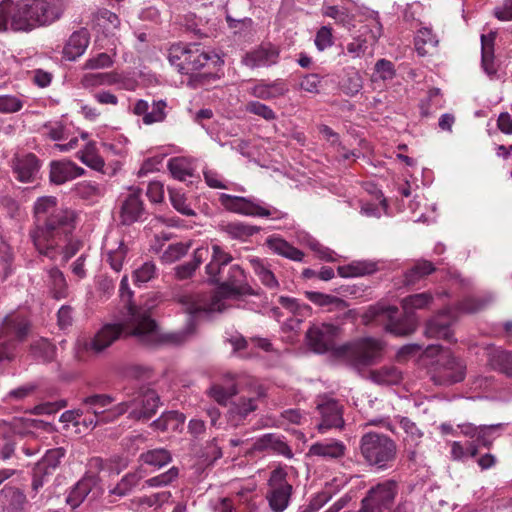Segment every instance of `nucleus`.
<instances>
[{"mask_svg":"<svg viewBox=\"0 0 512 512\" xmlns=\"http://www.w3.org/2000/svg\"><path fill=\"white\" fill-rule=\"evenodd\" d=\"M209 396L220 405H226L228 400L237 394V385L235 380L228 376L222 383H214L209 391Z\"/></svg>","mask_w":512,"mask_h":512,"instance_id":"37","label":"nucleus"},{"mask_svg":"<svg viewBox=\"0 0 512 512\" xmlns=\"http://www.w3.org/2000/svg\"><path fill=\"white\" fill-rule=\"evenodd\" d=\"M140 459L147 465L161 468L171 462L172 457L168 450L158 448L142 453Z\"/></svg>","mask_w":512,"mask_h":512,"instance_id":"48","label":"nucleus"},{"mask_svg":"<svg viewBox=\"0 0 512 512\" xmlns=\"http://www.w3.org/2000/svg\"><path fill=\"white\" fill-rule=\"evenodd\" d=\"M169 198L172 206L182 215L194 216L196 214L195 211L187 204L185 195L180 191L169 188Z\"/></svg>","mask_w":512,"mask_h":512,"instance_id":"57","label":"nucleus"},{"mask_svg":"<svg viewBox=\"0 0 512 512\" xmlns=\"http://www.w3.org/2000/svg\"><path fill=\"white\" fill-rule=\"evenodd\" d=\"M24 102L15 95H0V113L11 114L20 111Z\"/></svg>","mask_w":512,"mask_h":512,"instance_id":"62","label":"nucleus"},{"mask_svg":"<svg viewBox=\"0 0 512 512\" xmlns=\"http://www.w3.org/2000/svg\"><path fill=\"white\" fill-rule=\"evenodd\" d=\"M29 321L20 314L7 315L0 327V362L11 360L15 356L16 348L28 336Z\"/></svg>","mask_w":512,"mask_h":512,"instance_id":"8","label":"nucleus"},{"mask_svg":"<svg viewBox=\"0 0 512 512\" xmlns=\"http://www.w3.org/2000/svg\"><path fill=\"white\" fill-rule=\"evenodd\" d=\"M123 332L124 327L122 324H106L93 338L84 342V349L95 354L101 353L119 339Z\"/></svg>","mask_w":512,"mask_h":512,"instance_id":"21","label":"nucleus"},{"mask_svg":"<svg viewBox=\"0 0 512 512\" xmlns=\"http://www.w3.org/2000/svg\"><path fill=\"white\" fill-rule=\"evenodd\" d=\"M144 212L143 203L139 194H129L121 205L120 221L124 225H130L138 221Z\"/></svg>","mask_w":512,"mask_h":512,"instance_id":"30","label":"nucleus"},{"mask_svg":"<svg viewBox=\"0 0 512 512\" xmlns=\"http://www.w3.org/2000/svg\"><path fill=\"white\" fill-rule=\"evenodd\" d=\"M190 248L189 243H174L170 244L162 254L163 261L172 263L179 260L181 257L187 254Z\"/></svg>","mask_w":512,"mask_h":512,"instance_id":"61","label":"nucleus"},{"mask_svg":"<svg viewBox=\"0 0 512 512\" xmlns=\"http://www.w3.org/2000/svg\"><path fill=\"white\" fill-rule=\"evenodd\" d=\"M190 44L176 43L170 46L168 50V60L181 73V67L187 56Z\"/></svg>","mask_w":512,"mask_h":512,"instance_id":"55","label":"nucleus"},{"mask_svg":"<svg viewBox=\"0 0 512 512\" xmlns=\"http://www.w3.org/2000/svg\"><path fill=\"white\" fill-rule=\"evenodd\" d=\"M103 249L106 255V262L115 272H120L128 253V247L122 239L106 237Z\"/></svg>","mask_w":512,"mask_h":512,"instance_id":"25","label":"nucleus"},{"mask_svg":"<svg viewBox=\"0 0 512 512\" xmlns=\"http://www.w3.org/2000/svg\"><path fill=\"white\" fill-rule=\"evenodd\" d=\"M168 169L171 175L180 181H185L193 175L190 161L185 157H174L168 161Z\"/></svg>","mask_w":512,"mask_h":512,"instance_id":"46","label":"nucleus"},{"mask_svg":"<svg viewBox=\"0 0 512 512\" xmlns=\"http://www.w3.org/2000/svg\"><path fill=\"white\" fill-rule=\"evenodd\" d=\"M245 111L257 115L266 121H273L277 118L276 113L269 106L259 101H249L245 105Z\"/></svg>","mask_w":512,"mask_h":512,"instance_id":"60","label":"nucleus"},{"mask_svg":"<svg viewBox=\"0 0 512 512\" xmlns=\"http://www.w3.org/2000/svg\"><path fill=\"white\" fill-rule=\"evenodd\" d=\"M159 404L160 398L156 391L143 387L132 400L116 405L114 413L116 416H121L129 412L131 419L148 420L156 414Z\"/></svg>","mask_w":512,"mask_h":512,"instance_id":"9","label":"nucleus"},{"mask_svg":"<svg viewBox=\"0 0 512 512\" xmlns=\"http://www.w3.org/2000/svg\"><path fill=\"white\" fill-rule=\"evenodd\" d=\"M493 365L508 377H512V355L510 352H497L493 356Z\"/></svg>","mask_w":512,"mask_h":512,"instance_id":"63","label":"nucleus"},{"mask_svg":"<svg viewBox=\"0 0 512 512\" xmlns=\"http://www.w3.org/2000/svg\"><path fill=\"white\" fill-rule=\"evenodd\" d=\"M209 60V54L199 44H190L187 56L181 67V73L192 74L203 68Z\"/></svg>","mask_w":512,"mask_h":512,"instance_id":"32","label":"nucleus"},{"mask_svg":"<svg viewBox=\"0 0 512 512\" xmlns=\"http://www.w3.org/2000/svg\"><path fill=\"white\" fill-rule=\"evenodd\" d=\"M338 274L343 278L359 277L376 271V264L367 261H355L348 265L339 266Z\"/></svg>","mask_w":512,"mask_h":512,"instance_id":"43","label":"nucleus"},{"mask_svg":"<svg viewBox=\"0 0 512 512\" xmlns=\"http://www.w3.org/2000/svg\"><path fill=\"white\" fill-rule=\"evenodd\" d=\"M491 301V297L468 296L459 301L456 308L462 313L472 314L483 310Z\"/></svg>","mask_w":512,"mask_h":512,"instance_id":"49","label":"nucleus"},{"mask_svg":"<svg viewBox=\"0 0 512 512\" xmlns=\"http://www.w3.org/2000/svg\"><path fill=\"white\" fill-rule=\"evenodd\" d=\"M65 455V450L63 448H55L48 450L41 461H39L36 466H42L43 470L52 474L53 471L58 467L61 459Z\"/></svg>","mask_w":512,"mask_h":512,"instance_id":"54","label":"nucleus"},{"mask_svg":"<svg viewBox=\"0 0 512 512\" xmlns=\"http://www.w3.org/2000/svg\"><path fill=\"white\" fill-rule=\"evenodd\" d=\"M251 449L257 452H272L288 459L293 457L292 449L285 441V437L275 433H267L257 438Z\"/></svg>","mask_w":512,"mask_h":512,"instance_id":"23","label":"nucleus"},{"mask_svg":"<svg viewBox=\"0 0 512 512\" xmlns=\"http://www.w3.org/2000/svg\"><path fill=\"white\" fill-rule=\"evenodd\" d=\"M305 296L312 303L321 307L333 305L336 308L342 309L347 306V303L343 299L321 292L306 291Z\"/></svg>","mask_w":512,"mask_h":512,"instance_id":"51","label":"nucleus"},{"mask_svg":"<svg viewBox=\"0 0 512 512\" xmlns=\"http://www.w3.org/2000/svg\"><path fill=\"white\" fill-rule=\"evenodd\" d=\"M185 422V415L178 411L163 413L161 417L153 421L152 426L162 432L177 431L182 429Z\"/></svg>","mask_w":512,"mask_h":512,"instance_id":"41","label":"nucleus"},{"mask_svg":"<svg viewBox=\"0 0 512 512\" xmlns=\"http://www.w3.org/2000/svg\"><path fill=\"white\" fill-rule=\"evenodd\" d=\"M41 163L33 153L16 155L12 160V170L16 179L23 183H32L38 178Z\"/></svg>","mask_w":512,"mask_h":512,"instance_id":"20","label":"nucleus"},{"mask_svg":"<svg viewBox=\"0 0 512 512\" xmlns=\"http://www.w3.org/2000/svg\"><path fill=\"white\" fill-rule=\"evenodd\" d=\"M285 467L278 466L270 472L266 499L274 512H283L289 505L293 486L288 481Z\"/></svg>","mask_w":512,"mask_h":512,"instance_id":"13","label":"nucleus"},{"mask_svg":"<svg viewBox=\"0 0 512 512\" xmlns=\"http://www.w3.org/2000/svg\"><path fill=\"white\" fill-rule=\"evenodd\" d=\"M431 380L437 385H452L464 380L466 364L449 351H441L430 371Z\"/></svg>","mask_w":512,"mask_h":512,"instance_id":"12","label":"nucleus"},{"mask_svg":"<svg viewBox=\"0 0 512 512\" xmlns=\"http://www.w3.org/2000/svg\"><path fill=\"white\" fill-rule=\"evenodd\" d=\"M436 270L434 264L428 260H418L404 273V284L415 285Z\"/></svg>","mask_w":512,"mask_h":512,"instance_id":"38","label":"nucleus"},{"mask_svg":"<svg viewBox=\"0 0 512 512\" xmlns=\"http://www.w3.org/2000/svg\"><path fill=\"white\" fill-rule=\"evenodd\" d=\"M208 248H197L193 253V259L187 263L175 267V275L179 280L190 278L203 260L208 256Z\"/></svg>","mask_w":512,"mask_h":512,"instance_id":"42","label":"nucleus"},{"mask_svg":"<svg viewBox=\"0 0 512 512\" xmlns=\"http://www.w3.org/2000/svg\"><path fill=\"white\" fill-rule=\"evenodd\" d=\"M359 449L365 462L378 470L392 467L397 456L396 442L388 435L378 432L363 434Z\"/></svg>","mask_w":512,"mask_h":512,"instance_id":"5","label":"nucleus"},{"mask_svg":"<svg viewBox=\"0 0 512 512\" xmlns=\"http://www.w3.org/2000/svg\"><path fill=\"white\" fill-rule=\"evenodd\" d=\"M279 57L280 48L266 42L247 52L242 59V63L251 69L270 67L278 63Z\"/></svg>","mask_w":512,"mask_h":512,"instance_id":"17","label":"nucleus"},{"mask_svg":"<svg viewBox=\"0 0 512 512\" xmlns=\"http://www.w3.org/2000/svg\"><path fill=\"white\" fill-rule=\"evenodd\" d=\"M219 201L225 209L245 216L272 217L274 219H283L286 217V213L274 207L264 206L261 201L254 198L223 193L220 195Z\"/></svg>","mask_w":512,"mask_h":512,"instance_id":"10","label":"nucleus"},{"mask_svg":"<svg viewBox=\"0 0 512 512\" xmlns=\"http://www.w3.org/2000/svg\"><path fill=\"white\" fill-rule=\"evenodd\" d=\"M85 170L72 161H52L50 164V181L56 185L64 184L81 175Z\"/></svg>","mask_w":512,"mask_h":512,"instance_id":"24","label":"nucleus"},{"mask_svg":"<svg viewBox=\"0 0 512 512\" xmlns=\"http://www.w3.org/2000/svg\"><path fill=\"white\" fill-rule=\"evenodd\" d=\"M266 244L277 255L297 262L303 260L304 253L280 237H269Z\"/></svg>","mask_w":512,"mask_h":512,"instance_id":"36","label":"nucleus"},{"mask_svg":"<svg viewBox=\"0 0 512 512\" xmlns=\"http://www.w3.org/2000/svg\"><path fill=\"white\" fill-rule=\"evenodd\" d=\"M456 322L454 311L446 309L432 317L425 328V335L429 338L444 339L453 341L452 326Z\"/></svg>","mask_w":512,"mask_h":512,"instance_id":"19","label":"nucleus"},{"mask_svg":"<svg viewBox=\"0 0 512 512\" xmlns=\"http://www.w3.org/2000/svg\"><path fill=\"white\" fill-rule=\"evenodd\" d=\"M398 493L397 483L386 480L371 487L361 501L359 512H383L390 510Z\"/></svg>","mask_w":512,"mask_h":512,"instance_id":"14","label":"nucleus"},{"mask_svg":"<svg viewBox=\"0 0 512 512\" xmlns=\"http://www.w3.org/2000/svg\"><path fill=\"white\" fill-rule=\"evenodd\" d=\"M322 15L334 19L337 24L343 27L352 25L354 20L348 9L339 6H323Z\"/></svg>","mask_w":512,"mask_h":512,"instance_id":"50","label":"nucleus"},{"mask_svg":"<svg viewBox=\"0 0 512 512\" xmlns=\"http://www.w3.org/2000/svg\"><path fill=\"white\" fill-rule=\"evenodd\" d=\"M219 201L225 209L245 216L272 217L274 219H283L286 217V213L274 207L264 206L261 201L254 198L223 193L220 195Z\"/></svg>","mask_w":512,"mask_h":512,"instance_id":"11","label":"nucleus"},{"mask_svg":"<svg viewBox=\"0 0 512 512\" xmlns=\"http://www.w3.org/2000/svg\"><path fill=\"white\" fill-rule=\"evenodd\" d=\"M142 479L138 472H130L124 475L121 480L110 490V494L118 497L128 495Z\"/></svg>","mask_w":512,"mask_h":512,"instance_id":"47","label":"nucleus"},{"mask_svg":"<svg viewBox=\"0 0 512 512\" xmlns=\"http://www.w3.org/2000/svg\"><path fill=\"white\" fill-rule=\"evenodd\" d=\"M120 296L126 302L127 314L125 326L128 333L141 341L152 343L159 338L156 322L151 318L149 309L134 306L131 303L132 291L129 289L128 277L124 275L120 282Z\"/></svg>","mask_w":512,"mask_h":512,"instance_id":"4","label":"nucleus"},{"mask_svg":"<svg viewBox=\"0 0 512 512\" xmlns=\"http://www.w3.org/2000/svg\"><path fill=\"white\" fill-rule=\"evenodd\" d=\"M96 481L93 477H86L77 482L67 496L66 502L72 508L78 507L90 493L97 494Z\"/></svg>","mask_w":512,"mask_h":512,"instance_id":"33","label":"nucleus"},{"mask_svg":"<svg viewBox=\"0 0 512 512\" xmlns=\"http://www.w3.org/2000/svg\"><path fill=\"white\" fill-rule=\"evenodd\" d=\"M482 44V67L488 75H494L496 69L494 67V52H493V38H487L485 35L481 36Z\"/></svg>","mask_w":512,"mask_h":512,"instance_id":"53","label":"nucleus"},{"mask_svg":"<svg viewBox=\"0 0 512 512\" xmlns=\"http://www.w3.org/2000/svg\"><path fill=\"white\" fill-rule=\"evenodd\" d=\"M33 216L34 226L29 236L36 250L56 260L57 253L75 229V212L58 206L54 196H42L33 205Z\"/></svg>","mask_w":512,"mask_h":512,"instance_id":"1","label":"nucleus"},{"mask_svg":"<svg viewBox=\"0 0 512 512\" xmlns=\"http://www.w3.org/2000/svg\"><path fill=\"white\" fill-rule=\"evenodd\" d=\"M346 453V446L339 440L316 442L309 448V455L328 459H340Z\"/></svg>","mask_w":512,"mask_h":512,"instance_id":"31","label":"nucleus"},{"mask_svg":"<svg viewBox=\"0 0 512 512\" xmlns=\"http://www.w3.org/2000/svg\"><path fill=\"white\" fill-rule=\"evenodd\" d=\"M396 306H386L377 303L370 306L362 315V322L369 325L372 322H379L384 325L387 332L396 336H407L417 328V321L414 315L405 314L402 318L397 317Z\"/></svg>","mask_w":512,"mask_h":512,"instance_id":"7","label":"nucleus"},{"mask_svg":"<svg viewBox=\"0 0 512 512\" xmlns=\"http://www.w3.org/2000/svg\"><path fill=\"white\" fill-rule=\"evenodd\" d=\"M247 260L253 269V272L264 286L269 289H276L279 287V282L272 272L270 264L265 259L252 256Z\"/></svg>","mask_w":512,"mask_h":512,"instance_id":"34","label":"nucleus"},{"mask_svg":"<svg viewBox=\"0 0 512 512\" xmlns=\"http://www.w3.org/2000/svg\"><path fill=\"white\" fill-rule=\"evenodd\" d=\"M339 328L333 324L313 325L306 333L308 345L317 353H325L334 347Z\"/></svg>","mask_w":512,"mask_h":512,"instance_id":"16","label":"nucleus"},{"mask_svg":"<svg viewBox=\"0 0 512 512\" xmlns=\"http://www.w3.org/2000/svg\"><path fill=\"white\" fill-rule=\"evenodd\" d=\"M180 302L183 306H185L186 312L190 316L202 311L222 312L224 310V303L222 301L221 296H219L218 294L210 296L209 299L206 296L200 294L183 295L180 298ZM192 321V317H189L187 329L183 331L161 335L160 341L172 345L183 344L194 332L192 328Z\"/></svg>","mask_w":512,"mask_h":512,"instance_id":"6","label":"nucleus"},{"mask_svg":"<svg viewBox=\"0 0 512 512\" xmlns=\"http://www.w3.org/2000/svg\"><path fill=\"white\" fill-rule=\"evenodd\" d=\"M257 409V398L240 397L230 406L227 418L228 422L237 427L247 418V416Z\"/></svg>","mask_w":512,"mask_h":512,"instance_id":"28","label":"nucleus"},{"mask_svg":"<svg viewBox=\"0 0 512 512\" xmlns=\"http://www.w3.org/2000/svg\"><path fill=\"white\" fill-rule=\"evenodd\" d=\"M433 302L429 292L409 295L402 299L401 305L405 314L413 315L414 310L427 308Z\"/></svg>","mask_w":512,"mask_h":512,"instance_id":"44","label":"nucleus"},{"mask_svg":"<svg viewBox=\"0 0 512 512\" xmlns=\"http://www.w3.org/2000/svg\"><path fill=\"white\" fill-rule=\"evenodd\" d=\"M77 157L82 163L97 171H102L105 165L102 157L97 154L94 142H88L83 150L77 152Z\"/></svg>","mask_w":512,"mask_h":512,"instance_id":"45","label":"nucleus"},{"mask_svg":"<svg viewBox=\"0 0 512 512\" xmlns=\"http://www.w3.org/2000/svg\"><path fill=\"white\" fill-rule=\"evenodd\" d=\"M9 496V504L4 507V512H21L24 509L26 496L19 489L9 488L6 490Z\"/></svg>","mask_w":512,"mask_h":512,"instance_id":"59","label":"nucleus"},{"mask_svg":"<svg viewBox=\"0 0 512 512\" xmlns=\"http://www.w3.org/2000/svg\"><path fill=\"white\" fill-rule=\"evenodd\" d=\"M76 195L85 200H94L104 195V189L95 182L82 181L76 184Z\"/></svg>","mask_w":512,"mask_h":512,"instance_id":"52","label":"nucleus"},{"mask_svg":"<svg viewBox=\"0 0 512 512\" xmlns=\"http://www.w3.org/2000/svg\"><path fill=\"white\" fill-rule=\"evenodd\" d=\"M219 230L231 239L246 241L249 237L260 231V227L249 225L240 221L226 222L219 225Z\"/></svg>","mask_w":512,"mask_h":512,"instance_id":"35","label":"nucleus"},{"mask_svg":"<svg viewBox=\"0 0 512 512\" xmlns=\"http://www.w3.org/2000/svg\"><path fill=\"white\" fill-rule=\"evenodd\" d=\"M289 92V87L285 80L276 79L272 82L260 81L251 87L249 93L258 99L272 100L282 97Z\"/></svg>","mask_w":512,"mask_h":512,"instance_id":"26","label":"nucleus"},{"mask_svg":"<svg viewBox=\"0 0 512 512\" xmlns=\"http://www.w3.org/2000/svg\"><path fill=\"white\" fill-rule=\"evenodd\" d=\"M317 409L321 415V421L317 424L319 432L344 426L342 406L336 400L325 397L317 403Z\"/></svg>","mask_w":512,"mask_h":512,"instance_id":"18","label":"nucleus"},{"mask_svg":"<svg viewBox=\"0 0 512 512\" xmlns=\"http://www.w3.org/2000/svg\"><path fill=\"white\" fill-rule=\"evenodd\" d=\"M246 276L239 265L229 268L228 276L220 286V293L224 296L240 295L245 291Z\"/></svg>","mask_w":512,"mask_h":512,"instance_id":"29","label":"nucleus"},{"mask_svg":"<svg viewBox=\"0 0 512 512\" xmlns=\"http://www.w3.org/2000/svg\"><path fill=\"white\" fill-rule=\"evenodd\" d=\"M179 475L178 468L172 467L168 471L147 479L144 482L143 488L145 487H162L172 483Z\"/></svg>","mask_w":512,"mask_h":512,"instance_id":"58","label":"nucleus"},{"mask_svg":"<svg viewBox=\"0 0 512 512\" xmlns=\"http://www.w3.org/2000/svg\"><path fill=\"white\" fill-rule=\"evenodd\" d=\"M363 87L362 77L357 72H352L340 82V89L348 96H355Z\"/></svg>","mask_w":512,"mask_h":512,"instance_id":"56","label":"nucleus"},{"mask_svg":"<svg viewBox=\"0 0 512 512\" xmlns=\"http://www.w3.org/2000/svg\"><path fill=\"white\" fill-rule=\"evenodd\" d=\"M369 379L378 385H397L402 380V372L395 366H383L371 370Z\"/></svg>","mask_w":512,"mask_h":512,"instance_id":"39","label":"nucleus"},{"mask_svg":"<svg viewBox=\"0 0 512 512\" xmlns=\"http://www.w3.org/2000/svg\"><path fill=\"white\" fill-rule=\"evenodd\" d=\"M167 102L166 100H152L149 103L147 100L139 99L133 107V113L142 117V122L145 125H152L154 123H161L167 117Z\"/></svg>","mask_w":512,"mask_h":512,"instance_id":"22","label":"nucleus"},{"mask_svg":"<svg viewBox=\"0 0 512 512\" xmlns=\"http://www.w3.org/2000/svg\"><path fill=\"white\" fill-rule=\"evenodd\" d=\"M385 342L374 337H362L335 349L336 355L356 371L379 363L384 356Z\"/></svg>","mask_w":512,"mask_h":512,"instance_id":"3","label":"nucleus"},{"mask_svg":"<svg viewBox=\"0 0 512 512\" xmlns=\"http://www.w3.org/2000/svg\"><path fill=\"white\" fill-rule=\"evenodd\" d=\"M61 0H20L11 9L12 29L29 31L35 27L54 23L62 16Z\"/></svg>","mask_w":512,"mask_h":512,"instance_id":"2","label":"nucleus"},{"mask_svg":"<svg viewBox=\"0 0 512 512\" xmlns=\"http://www.w3.org/2000/svg\"><path fill=\"white\" fill-rule=\"evenodd\" d=\"M374 76H377L379 79L386 81L394 78L396 72L394 68V64L387 59H379L375 63L374 67Z\"/></svg>","mask_w":512,"mask_h":512,"instance_id":"64","label":"nucleus"},{"mask_svg":"<svg viewBox=\"0 0 512 512\" xmlns=\"http://www.w3.org/2000/svg\"><path fill=\"white\" fill-rule=\"evenodd\" d=\"M47 284L55 299H64L68 296V284L64 274L57 268L47 270Z\"/></svg>","mask_w":512,"mask_h":512,"instance_id":"40","label":"nucleus"},{"mask_svg":"<svg viewBox=\"0 0 512 512\" xmlns=\"http://www.w3.org/2000/svg\"><path fill=\"white\" fill-rule=\"evenodd\" d=\"M505 424H491V425H475L471 422H464L457 425L460 434L464 437L473 440L471 444H476L485 448H491L494 440L500 435V431L503 430Z\"/></svg>","mask_w":512,"mask_h":512,"instance_id":"15","label":"nucleus"},{"mask_svg":"<svg viewBox=\"0 0 512 512\" xmlns=\"http://www.w3.org/2000/svg\"><path fill=\"white\" fill-rule=\"evenodd\" d=\"M89 41L90 35L85 28L74 31L63 48L64 58L69 61H74L82 56L89 45Z\"/></svg>","mask_w":512,"mask_h":512,"instance_id":"27","label":"nucleus"}]
</instances>
